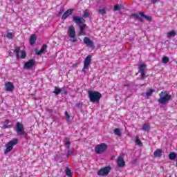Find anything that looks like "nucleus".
<instances>
[{"label":"nucleus","mask_w":177,"mask_h":177,"mask_svg":"<svg viewBox=\"0 0 177 177\" xmlns=\"http://www.w3.org/2000/svg\"><path fill=\"white\" fill-rule=\"evenodd\" d=\"M160 99H158V102L160 104H168L169 103V100L172 99V95H169L167 91H162L159 94Z\"/></svg>","instance_id":"1"},{"label":"nucleus","mask_w":177,"mask_h":177,"mask_svg":"<svg viewBox=\"0 0 177 177\" xmlns=\"http://www.w3.org/2000/svg\"><path fill=\"white\" fill-rule=\"evenodd\" d=\"M88 97L91 103H99L102 99V94L99 91H88Z\"/></svg>","instance_id":"2"},{"label":"nucleus","mask_w":177,"mask_h":177,"mask_svg":"<svg viewBox=\"0 0 177 177\" xmlns=\"http://www.w3.org/2000/svg\"><path fill=\"white\" fill-rule=\"evenodd\" d=\"M91 63H92V55H88L84 61L82 73L86 74L89 71V66H91Z\"/></svg>","instance_id":"3"},{"label":"nucleus","mask_w":177,"mask_h":177,"mask_svg":"<svg viewBox=\"0 0 177 177\" xmlns=\"http://www.w3.org/2000/svg\"><path fill=\"white\" fill-rule=\"evenodd\" d=\"M68 34L69 35V37L71 38V41L75 44V42H77L78 40L77 39V37H75V35L77 34L75 33V28H74V26L71 25L68 30Z\"/></svg>","instance_id":"4"},{"label":"nucleus","mask_w":177,"mask_h":177,"mask_svg":"<svg viewBox=\"0 0 177 177\" xmlns=\"http://www.w3.org/2000/svg\"><path fill=\"white\" fill-rule=\"evenodd\" d=\"M19 140L17 139H13L8 142V144L6 145V150L4 151L5 154H8V153H10V151H12L13 150V146H16L17 145Z\"/></svg>","instance_id":"5"},{"label":"nucleus","mask_w":177,"mask_h":177,"mask_svg":"<svg viewBox=\"0 0 177 177\" xmlns=\"http://www.w3.org/2000/svg\"><path fill=\"white\" fill-rule=\"evenodd\" d=\"M15 131L18 136H23L26 135V131H24V125L23 124L17 122L15 127Z\"/></svg>","instance_id":"6"},{"label":"nucleus","mask_w":177,"mask_h":177,"mask_svg":"<svg viewBox=\"0 0 177 177\" xmlns=\"http://www.w3.org/2000/svg\"><path fill=\"white\" fill-rule=\"evenodd\" d=\"M106 150H107V145L105 143L97 145L95 147V151L97 154H102V153H104Z\"/></svg>","instance_id":"7"},{"label":"nucleus","mask_w":177,"mask_h":177,"mask_svg":"<svg viewBox=\"0 0 177 177\" xmlns=\"http://www.w3.org/2000/svg\"><path fill=\"white\" fill-rule=\"evenodd\" d=\"M111 171V167L110 166H106L97 171V175L100 176H107L108 174H110Z\"/></svg>","instance_id":"8"},{"label":"nucleus","mask_w":177,"mask_h":177,"mask_svg":"<svg viewBox=\"0 0 177 177\" xmlns=\"http://www.w3.org/2000/svg\"><path fill=\"white\" fill-rule=\"evenodd\" d=\"M138 73L141 74V80H144L146 77V64H140L138 65Z\"/></svg>","instance_id":"9"},{"label":"nucleus","mask_w":177,"mask_h":177,"mask_svg":"<svg viewBox=\"0 0 177 177\" xmlns=\"http://www.w3.org/2000/svg\"><path fill=\"white\" fill-rule=\"evenodd\" d=\"M83 41L84 44H85V45H86V46H88V48H92L93 49V48H95V43H93V41L91 40L89 37H84L83 39Z\"/></svg>","instance_id":"10"},{"label":"nucleus","mask_w":177,"mask_h":177,"mask_svg":"<svg viewBox=\"0 0 177 177\" xmlns=\"http://www.w3.org/2000/svg\"><path fill=\"white\" fill-rule=\"evenodd\" d=\"M35 66V61L34 59H30L28 62H26L24 68L26 70H30V68Z\"/></svg>","instance_id":"11"},{"label":"nucleus","mask_w":177,"mask_h":177,"mask_svg":"<svg viewBox=\"0 0 177 177\" xmlns=\"http://www.w3.org/2000/svg\"><path fill=\"white\" fill-rule=\"evenodd\" d=\"M10 121L9 120H6L5 121L0 122V127L2 128V129H9L10 128H12V126L9 124Z\"/></svg>","instance_id":"12"},{"label":"nucleus","mask_w":177,"mask_h":177,"mask_svg":"<svg viewBox=\"0 0 177 177\" xmlns=\"http://www.w3.org/2000/svg\"><path fill=\"white\" fill-rule=\"evenodd\" d=\"M73 20L74 23L76 24H82L85 23V19L82 18V17H78V16H73Z\"/></svg>","instance_id":"13"},{"label":"nucleus","mask_w":177,"mask_h":177,"mask_svg":"<svg viewBox=\"0 0 177 177\" xmlns=\"http://www.w3.org/2000/svg\"><path fill=\"white\" fill-rule=\"evenodd\" d=\"M117 165L120 168H122L125 167V161L124 160V158L122 156H118V161H117Z\"/></svg>","instance_id":"14"},{"label":"nucleus","mask_w":177,"mask_h":177,"mask_svg":"<svg viewBox=\"0 0 177 177\" xmlns=\"http://www.w3.org/2000/svg\"><path fill=\"white\" fill-rule=\"evenodd\" d=\"M5 86L8 92H13V89H15V86L13 85V83L8 82L6 83Z\"/></svg>","instance_id":"15"},{"label":"nucleus","mask_w":177,"mask_h":177,"mask_svg":"<svg viewBox=\"0 0 177 177\" xmlns=\"http://www.w3.org/2000/svg\"><path fill=\"white\" fill-rule=\"evenodd\" d=\"M74 10L73 9H68V10H66L62 17V20H66V19H67V17H68V16H71V15H73V12Z\"/></svg>","instance_id":"16"},{"label":"nucleus","mask_w":177,"mask_h":177,"mask_svg":"<svg viewBox=\"0 0 177 177\" xmlns=\"http://www.w3.org/2000/svg\"><path fill=\"white\" fill-rule=\"evenodd\" d=\"M47 48H48V46H46V44H44L40 50L35 49L36 55H37L38 56H39L40 55H42V53H44V52L46 50Z\"/></svg>","instance_id":"17"},{"label":"nucleus","mask_w":177,"mask_h":177,"mask_svg":"<svg viewBox=\"0 0 177 177\" xmlns=\"http://www.w3.org/2000/svg\"><path fill=\"white\" fill-rule=\"evenodd\" d=\"M176 158H177V156L175 152H171L169 154V160H171V161H174V160H176Z\"/></svg>","instance_id":"18"},{"label":"nucleus","mask_w":177,"mask_h":177,"mask_svg":"<svg viewBox=\"0 0 177 177\" xmlns=\"http://www.w3.org/2000/svg\"><path fill=\"white\" fill-rule=\"evenodd\" d=\"M123 6L121 4H116L113 6V12H120Z\"/></svg>","instance_id":"19"},{"label":"nucleus","mask_w":177,"mask_h":177,"mask_svg":"<svg viewBox=\"0 0 177 177\" xmlns=\"http://www.w3.org/2000/svg\"><path fill=\"white\" fill-rule=\"evenodd\" d=\"M37 41V36L35 35H32L30 38V45H34Z\"/></svg>","instance_id":"20"},{"label":"nucleus","mask_w":177,"mask_h":177,"mask_svg":"<svg viewBox=\"0 0 177 177\" xmlns=\"http://www.w3.org/2000/svg\"><path fill=\"white\" fill-rule=\"evenodd\" d=\"M155 157H161L162 156V151L160 149H157L154 152Z\"/></svg>","instance_id":"21"},{"label":"nucleus","mask_w":177,"mask_h":177,"mask_svg":"<svg viewBox=\"0 0 177 177\" xmlns=\"http://www.w3.org/2000/svg\"><path fill=\"white\" fill-rule=\"evenodd\" d=\"M175 35H176V32H175V30H171V31L167 32V37L169 39L172 38V37H175Z\"/></svg>","instance_id":"22"},{"label":"nucleus","mask_w":177,"mask_h":177,"mask_svg":"<svg viewBox=\"0 0 177 177\" xmlns=\"http://www.w3.org/2000/svg\"><path fill=\"white\" fill-rule=\"evenodd\" d=\"M85 26L86 25L80 26V32L78 33V35H85V32H84Z\"/></svg>","instance_id":"23"},{"label":"nucleus","mask_w":177,"mask_h":177,"mask_svg":"<svg viewBox=\"0 0 177 177\" xmlns=\"http://www.w3.org/2000/svg\"><path fill=\"white\" fill-rule=\"evenodd\" d=\"M142 130L148 132L150 131V125L146 123L142 124Z\"/></svg>","instance_id":"24"},{"label":"nucleus","mask_w":177,"mask_h":177,"mask_svg":"<svg viewBox=\"0 0 177 177\" xmlns=\"http://www.w3.org/2000/svg\"><path fill=\"white\" fill-rule=\"evenodd\" d=\"M65 174L68 177H73V172H71V170L68 167H66L65 169Z\"/></svg>","instance_id":"25"},{"label":"nucleus","mask_w":177,"mask_h":177,"mask_svg":"<svg viewBox=\"0 0 177 177\" xmlns=\"http://www.w3.org/2000/svg\"><path fill=\"white\" fill-rule=\"evenodd\" d=\"M71 145V142H70V140L68 139V138H65V146H66V149H70Z\"/></svg>","instance_id":"26"},{"label":"nucleus","mask_w":177,"mask_h":177,"mask_svg":"<svg viewBox=\"0 0 177 177\" xmlns=\"http://www.w3.org/2000/svg\"><path fill=\"white\" fill-rule=\"evenodd\" d=\"M15 53H16L17 59H19L20 55H19V53H20V48L16 47L15 50Z\"/></svg>","instance_id":"27"},{"label":"nucleus","mask_w":177,"mask_h":177,"mask_svg":"<svg viewBox=\"0 0 177 177\" xmlns=\"http://www.w3.org/2000/svg\"><path fill=\"white\" fill-rule=\"evenodd\" d=\"M53 93H55V95L56 96H57L58 95H60V88L55 86V91H53Z\"/></svg>","instance_id":"28"},{"label":"nucleus","mask_w":177,"mask_h":177,"mask_svg":"<svg viewBox=\"0 0 177 177\" xmlns=\"http://www.w3.org/2000/svg\"><path fill=\"white\" fill-rule=\"evenodd\" d=\"M61 95H67V91L66 90V87H62L60 88Z\"/></svg>","instance_id":"29"},{"label":"nucleus","mask_w":177,"mask_h":177,"mask_svg":"<svg viewBox=\"0 0 177 177\" xmlns=\"http://www.w3.org/2000/svg\"><path fill=\"white\" fill-rule=\"evenodd\" d=\"M153 92H154V90H153V89H151L149 91H147L146 93L147 98L150 97V96H151V95H153Z\"/></svg>","instance_id":"30"},{"label":"nucleus","mask_w":177,"mask_h":177,"mask_svg":"<svg viewBox=\"0 0 177 177\" xmlns=\"http://www.w3.org/2000/svg\"><path fill=\"white\" fill-rule=\"evenodd\" d=\"M162 63H164L165 64H167V63H168L169 62V58L168 57H163L162 59Z\"/></svg>","instance_id":"31"},{"label":"nucleus","mask_w":177,"mask_h":177,"mask_svg":"<svg viewBox=\"0 0 177 177\" xmlns=\"http://www.w3.org/2000/svg\"><path fill=\"white\" fill-rule=\"evenodd\" d=\"M115 135H117L118 136H121V131H120V129H115L113 131Z\"/></svg>","instance_id":"32"},{"label":"nucleus","mask_w":177,"mask_h":177,"mask_svg":"<svg viewBox=\"0 0 177 177\" xmlns=\"http://www.w3.org/2000/svg\"><path fill=\"white\" fill-rule=\"evenodd\" d=\"M6 37H7L9 39H13V33L10 32H7Z\"/></svg>","instance_id":"33"},{"label":"nucleus","mask_w":177,"mask_h":177,"mask_svg":"<svg viewBox=\"0 0 177 177\" xmlns=\"http://www.w3.org/2000/svg\"><path fill=\"white\" fill-rule=\"evenodd\" d=\"M63 13H64V8L62 7L58 12L57 16L60 17L62 15H63Z\"/></svg>","instance_id":"34"},{"label":"nucleus","mask_w":177,"mask_h":177,"mask_svg":"<svg viewBox=\"0 0 177 177\" xmlns=\"http://www.w3.org/2000/svg\"><path fill=\"white\" fill-rule=\"evenodd\" d=\"M136 143L138 146H142V141H140V140L139 139V137H136Z\"/></svg>","instance_id":"35"},{"label":"nucleus","mask_w":177,"mask_h":177,"mask_svg":"<svg viewBox=\"0 0 177 177\" xmlns=\"http://www.w3.org/2000/svg\"><path fill=\"white\" fill-rule=\"evenodd\" d=\"M84 17H89V13L88 12V10H85L83 14Z\"/></svg>","instance_id":"36"},{"label":"nucleus","mask_w":177,"mask_h":177,"mask_svg":"<svg viewBox=\"0 0 177 177\" xmlns=\"http://www.w3.org/2000/svg\"><path fill=\"white\" fill-rule=\"evenodd\" d=\"M26 56H27V54L26 52L23 51L21 54V59H26Z\"/></svg>","instance_id":"37"},{"label":"nucleus","mask_w":177,"mask_h":177,"mask_svg":"<svg viewBox=\"0 0 177 177\" xmlns=\"http://www.w3.org/2000/svg\"><path fill=\"white\" fill-rule=\"evenodd\" d=\"M99 13H100V15H106V10L104 8L99 10Z\"/></svg>","instance_id":"38"},{"label":"nucleus","mask_w":177,"mask_h":177,"mask_svg":"<svg viewBox=\"0 0 177 177\" xmlns=\"http://www.w3.org/2000/svg\"><path fill=\"white\" fill-rule=\"evenodd\" d=\"M66 121H68V124H71V118L70 115L66 116Z\"/></svg>","instance_id":"39"},{"label":"nucleus","mask_w":177,"mask_h":177,"mask_svg":"<svg viewBox=\"0 0 177 177\" xmlns=\"http://www.w3.org/2000/svg\"><path fill=\"white\" fill-rule=\"evenodd\" d=\"M73 155V151H71V150H68L67 153H66V157H70V156Z\"/></svg>","instance_id":"40"},{"label":"nucleus","mask_w":177,"mask_h":177,"mask_svg":"<svg viewBox=\"0 0 177 177\" xmlns=\"http://www.w3.org/2000/svg\"><path fill=\"white\" fill-rule=\"evenodd\" d=\"M139 16L140 15L138 14H135V13L131 15V17H135L136 19H139Z\"/></svg>","instance_id":"41"},{"label":"nucleus","mask_w":177,"mask_h":177,"mask_svg":"<svg viewBox=\"0 0 177 177\" xmlns=\"http://www.w3.org/2000/svg\"><path fill=\"white\" fill-rule=\"evenodd\" d=\"M144 17H145V19H147V20H148V21H150V20H151V17H150L147 15H145Z\"/></svg>","instance_id":"42"},{"label":"nucleus","mask_w":177,"mask_h":177,"mask_svg":"<svg viewBox=\"0 0 177 177\" xmlns=\"http://www.w3.org/2000/svg\"><path fill=\"white\" fill-rule=\"evenodd\" d=\"M139 15H140V16H142V17H145V16H146L145 15V13H143V12H140Z\"/></svg>","instance_id":"43"},{"label":"nucleus","mask_w":177,"mask_h":177,"mask_svg":"<svg viewBox=\"0 0 177 177\" xmlns=\"http://www.w3.org/2000/svg\"><path fill=\"white\" fill-rule=\"evenodd\" d=\"M152 3H156V2H158V0H151Z\"/></svg>","instance_id":"44"},{"label":"nucleus","mask_w":177,"mask_h":177,"mask_svg":"<svg viewBox=\"0 0 177 177\" xmlns=\"http://www.w3.org/2000/svg\"><path fill=\"white\" fill-rule=\"evenodd\" d=\"M75 106L77 107H80L81 106V103H80V102L79 103H76Z\"/></svg>","instance_id":"45"},{"label":"nucleus","mask_w":177,"mask_h":177,"mask_svg":"<svg viewBox=\"0 0 177 177\" xmlns=\"http://www.w3.org/2000/svg\"><path fill=\"white\" fill-rule=\"evenodd\" d=\"M9 56H11V57H13V53L9 52Z\"/></svg>","instance_id":"46"},{"label":"nucleus","mask_w":177,"mask_h":177,"mask_svg":"<svg viewBox=\"0 0 177 177\" xmlns=\"http://www.w3.org/2000/svg\"><path fill=\"white\" fill-rule=\"evenodd\" d=\"M138 19H139L140 21H143V19H142V17H140V16H139V18H138Z\"/></svg>","instance_id":"47"},{"label":"nucleus","mask_w":177,"mask_h":177,"mask_svg":"<svg viewBox=\"0 0 177 177\" xmlns=\"http://www.w3.org/2000/svg\"><path fill=\"white\" fill-rule=\"evenodd\" d=\"M65 115H66V117H67L68 115H68V112L66 111L65 112Z\"/></svg>","instance_id":"48"},{"label":"nucleus","mask_w":177,"mask_h":177,"mask_svg":"<svg viewBox=\"0 0 177 177\" xmlns=\"http://www.w3.org/2000/svg\"><path fill=\"white\" fill-rule=\"evenodd\" d=\"M10 1H15V0H10Z\"/></svg>","instance_id":"49"}]
</instances>
